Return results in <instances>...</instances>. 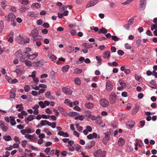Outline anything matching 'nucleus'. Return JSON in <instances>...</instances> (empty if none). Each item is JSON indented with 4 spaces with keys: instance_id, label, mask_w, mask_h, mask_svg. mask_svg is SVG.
Segmentation results:
<instances>
[{
    "instance_id": "obj_1",
    "label": "nucleus",
    "mask_w": 157,
    "mask_h": 157,
    "mask_svg": "<svg viewBox=\"0 0 157 157\" xmlns=\"http://www.w3.org/2000/svg\"><path fill=\"white\" fill-rule=\"evenodd\" d=\"M16 17L15 15L12 13H9L7 16H5L6 20L8 22H10L11 25L13 26H15L16 25V23L15 21Z\"/></svg>"
},
{
    "instance_id": "obj_2",
    "label": "nucleus",
    "mask_w": 157,
    "mask_h": 157,
    "mask_svg": "<svg viewBox=\"0 0 157 157\" xmlns=\"http://www.w3.org/2000/svg\"><path fill=\"white\" fill-rule=\"evenodd\" d=\"M116 96L115 93L113 92L111 93L109 96V101L111 104H113L116 103L117 100Z\"/></svg>"
},
{
    "instance_id": "obj_3",
    "label": "nucleus",
    "mask_w": 157,
    "mask_h": 157,
    "mask_svg": "<svg viewBox=\"0 0 157 157\" xmlns=\"http://www.w3.org/2000/svg\"><path fill=\"white\" fill-rule=\"evenodd\" d=\"M39 33L38 31L36 29H33L31 33L29 34V35L32 36L31 39L33 40H37L36 37L38 35Z\"/></svg>"
},
{
    "instance_id": "obj_4",
    "label": "nucleus",
    "mask_w": 157,
    "mask_h": 157,
    "mask_svg": "<svg viewBox=\"0 0 157 157\" xmlns=\"http://www.w3.org/2000/svg\"><path fill=\"white\" fill-rule=\"evenodd\" d=\"M48 125V126L51 125V123L49 122L47 120H42L41 121L40 124L37 125V128H40L42 126H45Z\"/></svg>"
},
{
    "instance_id": "obj_5",
    "label": "nucleus",
    "mask_w": 157,
    "mask_h": 157,
    "mask_svg": "<svg viewBox=\"0 0 157 157\" xmlns=\"http://www.w3.org/2000/svg\"><path fill=\"white\" fill-rule=\"evenodd\" d=\"M146 4V0H141L140 1L139 4V9L140 10L142 11L144 10Z\"/></svg>"
},
{
    "instance_id": "obj_6",
    "label": "nucleus",
    "mask_w": 157,
    "mask_h": 157,
    "mask_svg": "<svg viewBox=\"0 0 157 157\" xmlns=\"http://www.w3.org/2000/svg\"><path fill=\"white\" fill-rule=\"evenodd\" d=\"M105 137L103 139L102 141L104 144H106L110 139L109 132L107 131L105 133Z\"/></svg>"
},
{
    "instance_id": "obj_7",
    "label": "nucleus",
    "mask_w": 157,
    "mask_h": 157,
    "mask_svg": "<svg viewBox=\"0 0 157 157\" xmlns=\"http://www.w3.org/2000/svg\"><path fill=\"white\" fill-rule=\"evenodd\" d=\"M16 40L17 42L20 44H22L23 41L24 43H29V39H28V41H25V40H23V38L22 36L21 35H20L17 36Z\"/></svg>"
},
{
    "instance_id": "obj_8",
    "label": "nucleus",
    "mask_w": 157,
    "mask_h": 157,
    "mask_svg": "<svg viewBox=\"0 0 157 157\" xmlns=\"http://www.w3.org/2000/svg\"><path fill=\"white\" fill-rule=\"evenodd\" d=\"M44 61L43 60H40L38 62H35L33 63V65L34 67H40L43 66L44 64Z\"/></svg>"
},
{
    "instance_id": "obj_9",
    "label": "nucleus",
    "mask_w": 157,
    "mask_h": 157,
    "mask_svg": "<svg viewBox=\"0 0 157 157\" xmlns=\"http://www.w3.org/2000/svg\"><path fill=\"white\" fill-rule=\"evenodd\" d=\"M113 86L111 82L108 81L106 82V89L108 91H110L113 89Z\"/></svg>"
},
{
    "instance_id": "obj_10",
    "label": "nucleus",
    "mask_w": 157,
    "mask_h": 157,
    "mask_svg": "<svg viewBox=\"0 0 157 157\" xmlns=\"http://www.w3.org/2000/svg\"><path fill=\"white\" fill-rule=\"evenodd\" d=\"M21 133L23 135H25V136L26 135H29L28 133H32V130L30 128H27L23 129L21 130Z\"/></svg>"
},
{
    "instance_id": "obj_11",
    "label": "nucleus",
    "mask_w": 157,
    "mask_h": 157,
    "mask_svg": "<svg viewBox=\"0 0 157 157\" xmlns=\"http://www.w3.org/2000/svg\"><path fill=\"white\" fill-rule=\"evenodd\" d=\"M126 124L127 127L128 128L130 129L134 125L135 122L134 121L131 120L126 123Z\"/></svg>"
},
{
    "instance_id": "obj_12",
    "label": "nucleus",
    "mask_w": 157,
    "mask_h": 157,
    "mask_svg": "<svg viewBox=\"0 0 157 157\" xmlns=\"http://www.w3.org/2000/svg\"><path fill=\"white\" fill-rule=\"evenodd\" d=\"M100 104L103 107L107 106L109 104L108 101L105 99H102L100 100Z\"/></svg>"
},
{
    "instance_id": "obj_13",
    "label": "nucleus",
    "mask_w": 157,
    "mask_h": 157,
    "mask_svg": "<svg viewBox=\"0 0 157 157\" xmlns=\"http://www.w3.org/2000/svg\"><path fill=\"white\" fill-rule=\"evenodd\" d=\"M78 114L76 112H70L67 113V116L70 117H75V118H81L82 116H78Z\"/></svg>"
},
{
    "instance_id": "obj_14",
    "label": "nucleus",
    "mask_w": 157,
    "mask_h": 157,
    "mask_svg": "<svg viewBox=\"0 0 157 157\" xmlns=\"http://www.w3.org/2000/svg\"><path fill=\"white\" fill-rule=\"evenodd\" d=\"M62 90L63 91L65 94L69 95H71L72 94V91L71 90L66 87H63Z\"/></svg>"
},
{
    "instance_id": "obj_15",
    "label": "nucleus",
    "mask_w": 157,
    "mask_h": 157,
    "mask_svg": "<svg viewBox=\"0 0 157 157\" xmlns=\"http://www.w3.org/2000/svg\"><path fill=\"white\" fill-rule=\"evenodd\" d=\"M36 117V118H49L48 115H46L44 114L38 115L36 116H33V115H31L29 116L27 118H33V117Z\"/></svg>"
},
{
    "instance_id": "obj_16",
    "label": "nucleus",
    "mask_w": 157,
    "mask_h": 157,
    "mask_svg": "<svg viewBox=\"0 0 157 157\" xmlns=\"http://www.w3.org/2000/svg\"><path fill=\"white\" fill-rule=\"evenodd\" d=\"M58 108L62 115L65 116H67V113L64 109L59 106L58 107Z\"/></svg>"
},
{
    "instance_id": "obj_17",
    "label": "nucleus",
    "mask_w": 157,
    "mask_h": 157,
    "mask_svg": "<svg viewBox=\"0 0 157 157\" xmlns=\"http://www.w3.org/2000/svg\"><path fill=\"white\" fill-rule=\"evenodd\" d=\"M45 97L48 98H49L52 100L55 99V98L52 96L51 94V92L50 91H48L46 92L45 94Z\"/></svg>"
},
{
    "instance_id": "obj_18",
    "label": "nucleus",
    "mask_w": 157,
    "mask_h": 157,
    "mask_svg": "<svg viewBox=\"0 0 157 157\" xmlns=\"http://www.w3.org/2000/svg\"><path fill=\"white\" fill-rule=\"evenodd\" d=\"M95 143L94 141H92L86 144V148L89 149L93 147Z\"/></svg>"
},
{
    "instance_id": "obj_19",
    "label": "nucleus",
    "mask_w": 157,
    "mask_h": 157,
    "mask_svg": "<svg viewBox=\"0 0 157 157\" xmlns=\"http://www.w3.org/2000/svg\"><path fill=\"white\" fill-rule=\"evenodd\" d=\"M38 56L37 53H34L32 55H28L26 56V57L30 59H34Z\"/></svg>"
},
{
    "instance_id": "obj_20",
    "label": "nucleus",
    "mask_w": 157,
    "mask_h": 157,
    "mask_svg": "<svg viewBox=\"0 0 157 157\" xmlns=\"http://www.w3.org/2000/svg\"><path fill=\"white\" fill-rule=\"evenodd\" d=\"M68 13V11L67 10H66L63 13H58V17L59 18H62L64 16H67Z\"/></svg>"
},
{
    "instance_id": "obj_21",
    "label": "nucleus",
    "mask_w": 157,
    "mask_h": 157,
    "mask_svg": "<svg viewBox=\"0 0 157 157\" xmlns=\"http://www.w3.org/2000/svg\"><path fill=\"white\" fill-rule=\"evenodd\" d=\"M27 16L30 17H36L38 15V14L36 12H29L27 13Z\"/></svg>"
},
{
    "instance_id": "obj_22",
    "label": "nucleus",
    "mask_w": 157,
    "mask_h": 157,
    "mask_svg": "<svg viewBox=\"0 0 157 157\" xmlns=\"http://www.w3.org/2000/svg\"><path fill=\"white\" fill-rule=\"evenodd\" d=\"M110 55V52L109 51H106L103 54L102 56L105 58H109Z\"/></svg>"
},
{
    "instance_id": "obj_23",
    "label": "nucleus",
    "mask_w": 157,
    "mask_h": 157,
    "mask_svg": "<svg viewBox=\"0 0 157 157\" xmlns=\"http://www.w3.org/2000/svg\"><path fill=\"white\" fill-rule=\"evenodd\" d=\"M124 144V140L122 137L120 138L118 141V144L119 146H122Z\"/></svg>"
},
{
    "instance_id": "obj_24",
    "label": "nucleus",
    "mask_w": 157,
    "mask_h": 157,
    "mask_svg": "<svg viewBox=\"0 0 157 157\" xmlns=\"http://www.w3.org/2000/svg\"><path fill=\"white\" fill-rule=\"evenodd\" d=\"M64 103L70 107H72L73 102H71L70 100L68 99H66Z\"/></svg>"
},
{
    "instance_id": "obj_25",
    "label": "nucleus",
    "mask_w": 157,
    "mask_h": 157,
    "mask_svg": "<svg viewBox=\"0 0 157 157\" xmlns=\"http://www.w3.org/2000/svg\"><path fill=\"white\" fill-rule=\"evenodd\" d=\"M101 150H98L93 153V155L95 157H98L101 155Z\"/></svg>"
},
{
    "instance_id": "obj_26",
    "label": "nucleus",
    "mask_w": 157,
    "mask_h": 157,
    "mask_svg": "<svg viewBox=\"0 0 157 157\" xmlns=\"http://www.w3.org/2000/svg\"><path fill=\"white\" fill-rule=\"evenodd\" d=\"M48 56L53 61L55 62V60L56 59V57L55 56L52 54H48Z\"/></svg>"
},
{
    "instance_id": "obj_27",
    "label": "nucleus",
    "mask_w": 157,
    "mask_h": 157,
    "mask_svg": "<svg viewBox=\"0 0 157 157\" xmlns=\"http://www.w3.org/2000/svg\"><path fill=\"white\" fill-rule=\"evenodd\" d=\"M86 117L87 118H94L95 117L92 115V113L90 111H87L85 112Z\"/></svg>"
},
{
    "instance_id": "obj_28",
    "label": "nucleus",
    "mask_w": 157,
    "mask_h": 157,
    "mask_svg": "<svg viewBox=\"0 0 157 157\" xmlns=\"http://www.w3.org/2000/svg\"><path fill=\"white\" fill-rule=\"evenodd\" d=\"M91 119L93 121L96 120L97 123L99 125L103 123L102 120L101 118H91Z\"/></svg>"
},
{
    "instance_id": "obj_29",
    "label": "nucleus",
    "mask_w": 157,
    "mask_h": 157,
    "mask_svg": "<svg viewBox=\"0 0 157 157\" xmlns=\"http://www.w3.org/2000/svg\"><path fill=\"white\" fill-rule=\"evenodd\" d=\"M40 5L38 3H35L32 4L31 7L32 8H39L40 7Z\"/></svg>"
},
{
    "instance_id": "obj_30",
    "label": "nucleus",
    "mask_w": 157,
    "mask_h": 157,
    "mask_svg": "<svg viewBox=\"0 0 157 157\" xmlns=\"http://www.w3.org/2000/svg\"><path fill=\"white\" fill-rule=\"evenodd\" d=\"M74 147L76 151H82V147L80 145L78 144H75L74 145Z\"/></svg>"
},
{
    "instance_id": "obj_31",
    "label": "nucleus",
    "mask_w": 157,
    "mask_h": 157,
    "mask_svg": "<svg viewBox=\"0 0 157 157\" xmlns=\"http://www.w3.org/2000/svg\"><path fill=\"white\" fill-rule=\"evenodd\" d=\"M69 68V66L68 65H66L62 68V70L63 72H66L68 70Z\"/></svg>"
},
{
    "instance_id": "obj_32",
    "label": "nucleus",
    "mask_w": 157,
    "mask_h": 157,
    "mask_svg": "<svg viewBox=\"0 0 157 157\" xmlns=\"http://www.w3.org/2000/svg\"><path fill=\"white\" fill-rule=\"evenodd\" d=\"M33 82H30V85L32 87V88L36 90H39L40 86H35V85L33 84Z\"/></svg>"
},
{
    "instance_id": "obj_33",
    "label": "nucleus",
    "mask_w": 157,
    "mask_h": 157,
    "mask_svg": "<svg viewBox=\"0 0 157 157\" xmlns=\"http://www.w3.org/2000/svg\"><path fill=\"white\" fill-rule=\"evenodd\" d=\"M1 127V128L2 129V130L5 132L7 131L9 129V128L7 125V124H6L2 126Z\"/></svg>"
},
{
    "instance_id": "obj_34",
    "label": "nucleus",
    "mask_w": 157,
    "mask_h": 157,
    "mask_svg": "<svg viewBox=\"0 0 157 157\" xmlns=\"http://www.w3.org/2000/svg\"><path fill=\"white\" fill-rule=\"evenodd\" d=\"M85 105L86 107L90 109L93 108L94 106V105L93 104L90 102H88L87 103H86L85 104Z\"/></svg>"
},
{
    "instance_id": "obj_35",
    "label": "nucleus",
    "mask_w": 157,
    "mask_h": 157,
    "mask_svg": "<svg viewBox=\"0 0 157 157\" xmlns=\"http://www.w3.org/2000/svg\"><path fill=\"white\" fill-rule=\"evenodd\" d=\"M24 63L26 66L29 67L32 66V62L29 60H26L24 62Z\"/></svg>"
},
{
    "instance_id": "obj_36",
    "label": "nucleus",
    "mask_w": 157,
    "mask_h": 157,
    "mask_svg": "<svg viewBox=\"0 0 157 157\" xmlns=\"http://www.w3.org/2000/svg\"><path fill=\"white\" fill-rule=\"evenodd\" d=\"M107 32V30L106 29L104 28H102L99 31H98V33L99 34H101V33H106Z\"/></svg>"
},
{
    "instance_id": "obj_37",
    "label": "nucleus",
    "mask_w": 157,
    "mask_h": 157,
    "mask_svg": "<svg viewBox=\"0 0 157 157\" xmlns=\"http://www.w3.org/2000/svg\"><path fill=\"white\" fill-rule=\"evenodd\" d=\"M84 58L82 57H81L79 58V59L77 60L76 63L77 64H79L82 63V62L84 60Z\"/></svg>"
},
{
    "instance_id": "obj_38",
    "label": "nucleus",
    "mask_w": 157,
    "mask_h": 157,
    "mask_svg": "<svg viewBox=\"0 0 157 157\" xmlns=\"http://www.w3.org/2000/svg\"><path fill=\"white\" fill-rule=\"evenodd\" d=\"M18 1L21 4L25 5H27L29 2V1L28 0H18Z\"/></svg>"
},
{
    "instance_id": "obj_39",
    "label": "nucleus",
    "mask_w": 157,
    "mask_h": 157,
    "mask_svg": "<svg viewBox=\"0 0 157 157\" xmlns=\"http://www.w3.org/2000/svg\"><path fill=\"white\" fill-rule=\"evenodd\" d=\"M4 25L3 21L0 20V33H1L4 28Z\"/></svg>"
},
{
    "instance_id": "obj_40",
    "label": "nucleus",
    "mask_w": 157,
    "mask_h": 157,
    "mask_svg": "<svg viewBox=\"0 0 157 157\" xmlns=\"http://www.w3.org/2000/svg\"><path fill=\"white\" fill-rule=\"evenodd\" d=\"M16 107L19 111H20L23 109V107H22V104L17 105Z\"/></svg>"
},
{
    "instance_id": "obj_41",
    "label": "nucleus",
    "mask_w": 157,
    "mask_h": 157,
    "mask_svg": "<svg viewBox=\"0 0 157 157\" xmlns=\"http://www.w3.org/2000/svg\"><path fill=\"white\" fill-rule=\"evenodd\" d=\"M76 127L77 130L79 132H82V127L79 125V124H77L76 125Z\"/></svg>"
},
{
    "instance_id": "obj_42",
    "label": "nucleus",
    "mask_w": 157,
    "mask_h": 157,
    "mask_svg": "<svg viewBox=\"0 0 157 157\" xmlns=\"http://www.w3.org/2000/svg\"><path fill=\"white\" fill-rule=\"evenodd\" d=\"M139 108L138 107H136L132 110V115H134L136 114L139 111Z\"/></svg>"
},
{
    "instance_id": "obj_43",
    "label": "nucleus",
    "mask_w": 157,
    "mask_h": 157,
    "mask_svg": "<svg viewBox=\"0 0 157 157\" xmlns=\"http://www.w3.org/2000/svg\"><path fill=\"white\" fill-rule=\"evenodd\" d=\"M6 3V1H2L1 2V7L3 9H5L7 6Z\"/></svg>"
},
{
    "instance_id": "obj_44",
    "label": "nucleus",
    "mask_w": 157,
    "mask_h": 157,
    "mask_svg": "<svg viewBox=\"0 0 157 157\" xmlns=\"http://www.w3.org/2000/svg\"><path fill=\"white\" fill-rule=\"evenodd\" d=\"M25 137L26 138L30 139V140H35L34 137L32 135L30 134L28 135H25Z\"/></svg>"
},
{
    "instance_id": "obj_45",
    "label": "nucleus",
    "mask_w": 157,
    "mask_h": 157,
    "mask_svg": "<svg viewBox=\"0 0 157 157\" xmlns=\"http://www.w3.org/2000/svg\"><path fill=\"white\" fill-rule=\"evenodd\" d=\"M82 72V70L78 68H76L74 70V73L76 74L81 73Z\"/></svg>"
},
{
    "instance_id": "obj_46",
    "label": "nucleus",
    "mask_w": 157,
    "mask_h": 157,
    "mask_svg": "<svg viewBox=\"0 0 157 157\" xmlns=\"http://www.w3.org/2000/svg\"><path fill=\"white\" fill-rule=\"evenodd\" d=\"M120 85L122 87L121 89H123L124 88L126 87V84L124 82H123L122 81L120 80L119 81Z\"/></svg>"
},
{
    "instance_id": "obj_47",
    "label": "nucleus",
    "mask_w": 157,
    "mask_h": 157,
    "mask_svg": "<svg viewBox=\"0 0 157 157\" xmlns=\"http://www.w3.org/2000/svg\"><path fill=\"white\" fill-rule=\"evenodd\" d=\"M15 72L17 74V75L19 76H21L22 73V71L19 68L15 70Z\"/></svg>"
},
{
    "instance_id": "obj_48",
    "label": "nucleus",
    "mask_w": 157,
    "mask_h": 157,
    "mask_svg": "<svg viewBox=\"0 0 157 157\" xmlns=\"http://www.w3.org/2000/svg\"><path fill=\"white\" fill-rule=\"evenodd\" d=\"M3 139L6 141H9L12 140V139L11 138V137L9 136H4L3 137Z\"/></svg>"
},
{
    "instance_id": "obj_49",
    "label": "nucleus",
    "mask_w": 157,
    "mask_h": 157,
    "mask_svg": "<svg viewBox=\"0 0 157 157\" xmlns=\"http://www.w3.org/2000/svg\"><path fill=\"white\" fill-rule=\"evenodd\" d=\"M38 104L42 108H44L46 107V106L44 105V103L42 101H40L38 102Z\"/></svg>"
},
{
    "instance_id": "obj_50",
    "label": "nucleus",
    "mask_w": 157,
    "mask_h": 157,
    "mask_svg": "<svg viewBox=\"0 0 157 157\" xmlns=\"http://www.w3.org/2000/svg\"><path fill=\"white\" fill-rule=\"evenodd\" d=\"M75 83L77 84L78 85H79L80 84V83H81L80 80L78 78H77L75 79Z\"/></svg>"
},
{
    "instance_id": "obj_51",
    "label": "nucleus",
    "mask_w": 157,
    "mask_h": 157,
    "mask_svg": "<svg viewBox=\"0 0 157 157\" xmlns=\"http://www.w3.org/2000/svg\"><path fill=\"white\" fill-rule=\"evenodd\" d=\"M14 119V118H11L10 120V123L11 125L12 126L16 124V122Z\"/></svg>"
},
{
    "instance_id": "obj_52",
    "label": "nucleus",
    "mask_w": 157,
    "mask_h": 157,
    "mask_svg": "<svg viewBox=\"0 0 157 157\" xmlns=\"http://www.w3.org/2000/svg\"><path fill=\"white\" fill-rule=\"evenodd\" d=\"M90 2L91 3L92 5L93 6H94L95 5H96V4H97L98 2V0H91L90 1Z\"/></svg>"
},
{
    "instance_id": "obj_53",
    "label": "nucleus",
    "mask_w": 157,
    "mask_h": 157,
    "mask_svg": "<svg viewBox=\"0 0 157 157\" xmlns=\"http://www.w3.org/2000/svg\"><path fill=\"white\" fill-rule=\"evenodd\" d=\"M30 89V87L28 85H25L24 87V90L26 92H28Z\"/></svg>"
},
{
    "instance_id": "obj_54",
    "label": "nucleus",
    "mask_w": 157,
    "mask_h": 157,
    "mask_svg": "<svg viewBox=\"0 0 157 157\" xmlns=\"http://www.w3.org/2000/svg\"><path fill=\"white\" fill-rule=\"evenodd\" d=\"M28 9L26 7L22 6L20 9V11L21 12L24 13Z\"/></svg>"
},
{
    "instance_id": "obj_55",
    "label": "nucleus",
    "mask_w": 157,
    "mask_h": 157,
    "mask_svg": "<svg viewBox=\"0 0 157 157\" xmlns=\"http://www.w3.org/2000/svg\"><path fill=\"white\" fill-rule=\"evenodd\" d=\"M154 29H157V24L155 23V24L153 25L151 27V29L153 31Z\"/></svg>"
},
{
    "instance_id": "obj_56",
    "label": "nucleus",
    "mask_w": 157,
    "mask_h": 157,
    "mask_svg": "<svg viewBox=\"0 0 157 157\" xmlns=\"http://www.w3.org/2000/svg\"><path fill=\"white\" fill-rule=\"evenodd\" d=\"M106 152L105 151H102L101 150V155H100V157H105Z\"/></svg>"
},
{
    "instance_id": "obj_57",
    "label": "nucleus",
    "mask_w": 157,
    "mask_h": 157,
    "mask_svg": "<svg viewBox=\"0 0 157 157\" xmlns=\"http://www.w3.org/2000/svg\"><path fill=\"white\" fill-rule=\"evenodd\" d=\"M134 19L133 18H131L130 19L128 22V24L129 25H131L133 24V23Z\"/></svg>"
},
{
    "instance_id": "obj_58",
    "label": "nucleus",
    "mask_w": 157,
    "mask_h": 157,
    "mask_svg": "<svg viewBox=\"0 0 157 157\" xmlns=\"http://www.w3.org/2000/svg\"><path fill=\"white\" fill-rule=\"evenodd\" d=\"M133 1V0H127L125 2L122 3V4H123L124 5H125L127 4H129L131 3Z\"/></svg>"
},
{
    "instance_id": "obj_59",
    "label": "nucleus",
    "mask_w": 157,
    "mask_h": 157,
    "mask_svg": "<svg viewBox=\"0 0 157 157\" xmlns=\"http://www.w3.org/2000/svg\"><path fill=\"white\" fill-rule=\"evenodd\" d=\"M111 38L112 40L115 41H118L119 38L116 36H112Z\"/></svg>"
},
{
    "instance_id": "obj_60",
    "label": "nucleus",
    "mask_w": 157,
    "mask_h": 157,
    "mask_svg": "<svg viewBox=\"0 0 157 157\" xmlns=\"http://www.w3.org/2000/svg\"><path fill=\"white\" fill-rule=\"evenodd\" d=\"M27 144V141L26 140H25L22 141L21 145L23 147H25L26 146V145Z\"/></svg>"
},
{
    "instance_id": "obj_61",
    "label": "nucleus",
    "mask_w": 157,
    "mask_h": 157,
    "mask_svg": "<svg viewBox=\"0 0 157 157\" xmlns=\"http://www.w3.org/2000/svg\"><path fill=\"white\" fill-rule=\"evenodd\" d=\"M31 94L32 95L35 96L39 95L38 92L36 91H32L31 92Z\"/></svg>"
},
{
    "instance_id": "obj_62",
    "label": "nucleus",
    "mask_w": 157,
    "mask_h": 157,
    "mask_svg": "<svg viewBox=\"0 0 157 157\" xmlns=\"http://www.w3.org/2000/svg\"><path fill=\"white\" fill-rule=\"evenodd\" d=\"M14 139L16 142H17L18 144H20L21 142L20 141V139L18 137L15 136Z\"/></svg>"
},
{
    "instance_id": "obj_63",
    "label": "nucleus",
    "mask_w": 157,
    "mask_h": 157,
    "mask_svg": "<svg viewBox=\"0 0 157 157\" xmlns=\"http://www.w3.org/2000/svg\"><path fill=\"white\" fill-rule=\"evenodd\" d=\"M68 147L69 148V149L71 151H73L75 148L74 147L72 146V145H68Z\"/></svg>"
},
{
    "instance_id": "obj_64",
    "label": "nucleus",
    "mask_w": 157,
    "mask_h": 157,
    "mask_svg": "<svg viewBox=\"0 0 157 157\" xmlns=\"http://www.w3.org/2000/svg\"><path fill=\"white\" fill-rule=\"evenodd\" d=\"M31 50L32 49L31 48L29 47L26 48H25V50L24 52V53L25 54L28 53V52H30L31 51Z\"/></svg>"
}]
</instances>
